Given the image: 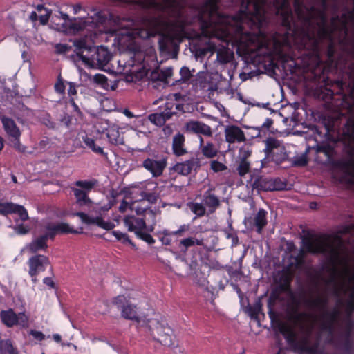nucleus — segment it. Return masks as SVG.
<instances>
[{
  "instance_id": "nucleus-1",
  "label": "nucleus",
  "mask_w": 354,
  "mask_h": 354,
  "mask_svg": "<svg viewBox=\"0 0 354 354\" xmlns=\"http://www.w3.org/2000/svg\"><path fill=\"white\" fill-rule=\"evenodd\" d=\"M266 0H242L241 9L236 16L221 15L216 3L209 0V20L202 24V33L209 37L210 50H217L214 39L221 41L222 48L230 42L243 47L265 66H274L277 62L286 63L292 57L285 51V46L275 38L244 30V26L259 28L266 20L264 6Z\"/></svg>"
},
{
  "instance_id": "nucleus-2",
  "label": "nucleus",
  "mask_w": 354,
  "mask_h": 354,
  "mask_svg": "<svg viewBox=\"0 0 354 354\" xmlns=\"http://www.w3.org/2000/svg\"><path fill=\"white\" fill-rule=\"evenodd\" d=\"M142 328L153 340L165 346L169 347L174 344L173 330L166 320L162 317L159 318L157 316L147 319Z\"/></svg>"
},
{
  "instance_id": "nucleus-3",
  "label": "nucleus",
  "mask_w": 354,
  "mask_h": 354,
  "mask_svg": "<svg viewBox=\"0 0 354 354\" xmlns=\"http://www.w3.org/2000/svg\"><path fill=\"white\" fill-rule=\"evenodd\" d=\"M44 227L48 232L34 239L26 246L30 252L36 253L40 250H45L48 247L47 239L53 238L57 234L79 233L77 230H73L68 223L64 222L48 223Z\"/></svg>"
},
{
  "instance_id": "nucleus-4",
  "label": "nucleus",
  "mask_w": 354,
  "mask_h": 354,
  "mask_svg": "<svg viewBox=\"0 0 354 354\" xmlns=\"http://www.w3.org/2000/svg\"><path fill=\"white\" fill-rule=\"evenodd\" d=\"M93 16L86 18H75L73 20H69L68 31L75 34L86 30L88 32H92L98 24L104 22L105 18L102 12L93 10Z\"/></svg>"
},
{
  "instance_id": "nucleus-5",
  "label": "nucleus",
  "mask_w": 354,
  "mask_h": 354,
  "mask_svg": "<svg viewBox=\"0 0 354 354\" xmlns=\"http://www.w3.org/2000/svg\"><path fill=\"white\" fill-rule=\"evenodd\" d=\"M75 185L78 188H72L76 203L80 207L88 209L93 207V202L88 196V192L93 188L95 183L91 180H77Z\"/></svg>"
},
{
  "instance_id": "nucleus-6",
  "label": "nucleus",
  "mask_w": 354,
  "mask_h": 354,
  "mask_svg": "<svg viewBox=\"0 0 354 354\" xmlns=\"http://www.w3.org/2000/svg\"><path fill=\"white\" fill-rule=\"evenodd\" d=\"M167 165V159L163 156L148 158L142 162V167L151 173L153 177L162 176Z\"/></svg>"
},
{
  "instance_id": "nucleus-7",
  "label": "nucleus",
  "mask_w": 354,
  "mask_h": 354,
  "mask_svg": "<svg viewBox=\"0 0 354 354\" xmlns=\"http://www.w3.org/2000/svg\"><path fill=\"white\" fill-rule=\"evenodd\" d=\"M48 264V258L41 254L32 256L28 259V274L32 277V281L33 283H35L37 282V275H38L40 272H44Z\"/></svg>"
},
{
  "instance_id": "nucleus-8",
  "label": "nucleus",
  "mask_w": 354,
  "mask_h": 354,
  "mask_svg": "<svg viewBox=\"0 0 354 354\" xmlns=\"http://www.w3.org/2000/svg\"><path fill=\"white\" fill-rule=\"evenodd\" d=\"M75 53L79 60L82 63L91 68V61L93 58H91L93 46L87 44L84 39H78L74 41Z\"/></svg>"
},
{
  "instance_id": "nucleus-9",
  "label": "nucleus",
  "mask_w": 354,
  "mask_h": 354,
  "mask_svg": "<svg viewBox=\"0 0 354 354\" xmlns=\"http://www.w3.org/2000/svg\"><path fill=\"white\" fill-rule=\"evenodd\" d=\"M67 215L77 216L81 219L82 222L84 224L95 225L106 230H111L115 227V224L113 223L108 221H104L100 216H91L82 212H68L67 213Z\"/></svg>"
},
{
  "instance_id": "nucleus-10",
  "label": "nucleus",
  "mask_w": 354,
  "mask_h": 354,
  "mask_svg": "<svg viewBox=\"0 0 354 354\" xmlns=\"http://www.w3.org/2000/svg\"><path fill=\"white\" fill-rule=\"evenodd\" d=\"M225 141L230 145L234 143H240L246 140L244 131L238 126L227 125L224 129Z\"/></svg>"
},
{
  "instance_id": "nucleus-11",
  "label": "nucleus",
  "mask_w": 354,
  "mask_h": 354,
  "mask_svg": "<svg viewBox=\"0 0 354 354\" xmlns=\"http://www.w3.org/2000/svg\"><path fill=\"white\" fill-rule=\"evenodd\" d=\"M0 214L3 215H7L9 214H17L22 221H25L28 218V214L26 209L22 205L12 203H0Z\"/></svg>"
},
{
  "instance_id": "nucleus-12",
  "label": "nucleus",
  "mask_w": 354,
  "mask_h": 354,
  "mask_svg": "<svg viewBox=\"0 0 354 354\" xmlns=\"http://www.w3.org/2000/svg\"><path fill=\"white\" fill-rule=\"evenodd\" d=\"M95 53L93 55H96V58L91 61V68L103 69L111 59V53L103 46L97 47Z\"/></svg>"
},
{
  "instance_id": "nucleus-13",
  "label": "nucleus",
  "mask_w": 354,
  "mask_h": 354,
  "mask_svg": "<svg viewBox=\"0 0 354 354\" xmlns=\"http://www.w3.org/2000/svg\"><path fill=\"white\" fill-rule=\"evenodd\" d=\"M124 224L129 232H133L136 235L147 229L145 220L134 215L124 216Z\"/></svg>"
},
{
  "instance_id": "nucleus-14",
  "label": "nucleus",
  "mask_w": 354,
  "mask_h": 354,
  "mask_svg": "<svg viewBox=\"0 0 354 354\" xmlns=\"http://www.w3.org/2000/svg\"><path fill=\"white\" fill-rule=\"evenodd\" d=\"M266 153L267 156H275V151H280V157L275 159V162H279L286 158V154L284 147L281 145V142L274 138H270L266 140Z\"/></svg>"
},
{
  "instance_id": "nucleus-15",
  "label": "nucleus",
  "mask_w": 354,
  "mask_h": 354,
  "mask_svg": "<svg viewBox=\"0 0 354 354\" xmlns=\"http://www.w3.org/2000/svg\"><path fill=\"white\" fill-rule=\"evenodd\" d=\"M185 128L187 132L208 137L213 133L211 127L201 121L190 120L185 124Z\"/></svg>"
},
{
  "instance_id": "nucleus-16",
  "label": "nucleus",
  "mask_w": 354,
  "mask_h": 354,
  "mask_svg": "<svg viewBox=\"0 0 354 354\" xmlns=\"http://www.w3.org/2000/svg\"><path fill=\"white\" fill-rule=\"evenodd\" d=\"M122 317L126 319L136 321L138 324V327L142 328L144 326L147 319L145 317L140 316L138 312L136 306L131 304H127L122 308L121 310Z\"/></svg>"
},
{
  "instance_id": "nucleus-17",
  "label": "nucleus",
  "mask_w": 354,
  "mask_h": 354,
  "mask_svg": "<svg viewBox=\"0 0 354 354\" xmlns=\"http://www.w3.org/2000/svg\"><path fill=\"white\" fill-rule=\"evenodd\" d=\"M0 120L3 124V127L9 138H20L21 131L17 126L15 122L8 117L1 115Z\"/></svg>"
},
{
  "instance_id": "nucleus-18",
  "label": "nucleus",
  "mask_w": 354,
  "mask_h": 354,
  "mask_svg": "<svg viewBox=\"0 0 354 354\" xmlns=\"http://www.w3.org/2000/svg\"><path fill=\"white\" fill-rule=\"evenodd\" d=\"M198 166V162L192 158L183 162L176 163L172 167L171 169L178 174L187 176Z\"/></svg>"
},
{
  "instance_id": "nucleus-19",
  "label": "nucleus",
  "mask_w": 354,
  "mask_h": 354,
  "mask_svg": "<svg viewBox=\"0 0 354 354\" xmlns=\"http://www.w3.org/2000/svg\"><path fill=\"white\" fill-rule=\"evenodd\" d=\"M203 202L205 207L207 208V212L209 214L215 212L221 205L218 197L213 194L211 190H208L204 194Z\"/></svg>"
},
{
  "instance_id": "nucleus-20",
  "label": "nucleus",
  "mask_w": 354,
  "mask_h": 354,
  "mask_svg": "<svg viewBox=\"0 0 354 354\" xmlns=\"http://www.w3.org/2000/svg\"><path fill=\"white\" fill-rule=\"evenodd\" d=\"M185 141V136L182 133H178L173 137L172 151L175 156H182L187 153Z\"/></svg>"
},
{
  "instance_id": "nucleus-21",
  "label": "nucleus",
  "mask_w": 354,
  "mask_h": 354,
  "mask_svg": "<svg viewBox=\"0 0 354 354\" xmlns=\"http://www.w3.org/2000/svg\"><path fill=\"white\" fill-rule=\"evenodd\" d=\"M168 118V112L166 113L163 112L156 113L150 114L148 116V119H140L137 122L142 126H145V124H148L149 121H150L151 123L156 124V126L161 127L165 124Z\"/></svg>"
},
{
  "instance_id": "nucleus-22",
  "label": "nucleus",
  "mask_w": 354,
  "mask_h": 354,
  "mask_svg": "<svg viewBox=\"0 0 354 354\" xmlns=\"http://www.w3.org/2000/svg\"><path fill=\"white\" fill-rule=\"evenodd\" d=\"M160 211L158 208H149L144 215L143 219L147 224V230L153 232L157 223V218L160 216Z\"/></svg>"
},
{
  "instance_id": "nucleus-23",
  "label": "nucleus",
  "mask_w": 354,
  "mask_h": 354,
  "mask_svg": "<svg viewBox=\"0 0 354 354\" xmlns=\"http://www.w3.org/2000/svg\"><path fill=\"white\" fill-rule=\"evenodd\" d=\"M83 142L93 153L107 158V153L104 152L103 148L97 144L96 140L86 136L83 138Z\"/></svg>"
},
{
  "instance_id": "nucleus-24",
  "label": "nucleus",
  "mask_w": 354,
  "mask_h": 354,
  "mask_svg": "<svg viewBox=\"0 0 354 354\" xmlns=\"http://www.w3.org/2000/svg\"><path fill=\"white\" fill-rule=\"evenodd\" d=\"M106 137L112 145H119L124 143L123 138L120 136L119 129L115 126L109 127L107 129Z\"/></svg>"
},
{
  "instance_id": "nucleus-25",
  "label": "nucleus",
  "mask_w": 354,
  "mask_h": 354,
  "mask_svg": "<svg viewBox=\"0 0 354 354\" xmlns=\"http://www.w3.org/2000/svg\"><path fill=\"white\" fill-rule=\"evenodd\" d=\"M0 317L2 322L8 327H12L17 324V315L12 309L2 310Z\"/></svg>"
},
{
  "instance_id": "nucleus-26",
  "label": "nucleus",
  "mask_w": 354,
  "mask_h": 354,
  "mask_svg": "<svg viewBox=\"0 0 354 354\" xmlns=\"http://www.w3.org/2000/svg\"><path fill=\"white\" fill-rule=\"evenodd\" d=\"M266 214L267 212L261 209L254 216V225L256 226L257 232L259 234L262 232L263 228L267 224Z\"/></svg>"
},
{
  "instance_id": "nucleus-27",
  "label": "nucleus",
  "mask_w": 354,
  "mask_h": 354,
  "mask_svg": "<svg viewBox=\"0 0 354 354\" xmlns=\"http://www.w3.org/2000/svg\"><path fill=\"white\" fill-rule=\"evenodd\" d=\"M201 151L205 158H213L217 156L219 149L212 142H206L205 145L201 149Z\"/></svg>"
},
{
  "instance_id": "nucleus-28",
  "label": "nucleus",
  "mask_w": 354,
  "mask_h": 354,
  "mask_svg": "<svg viewBox=\"0 0 354 354\" xmlns=\"http://www.w3.org/2000/svg\"><path fill=\"white\" fill-rule=\"evenodd\" d=\"M187 205L196 217H201L205 214L206 208L203 204L200 203L191 202L189 203Z\"/></svg>"
},
{
  "instance_id": "nucleus-29",
  "label": "nucleus",
  "mask_w": 354,
  "mask_h": 354,
  "mask_svg": "<svg viewBox=\"0 0 354 354\" xmlns=\"http://www.w3.org/2000/svg\"><path fill=\"white\" fill-rule=\"evenodd\" d=\"M0 351L2 354H18L15 348L9 339L1 340L0 342Z\"/></svg>"
},
{
  "instance_id": "nucleus-30",
  "label": "nucleus",
  "mask_w": 354,
  "mask_h": 354,
  "mask_svg": "<svg viewBox=\"0 0 354 354\" xmlns=\"http://www.w3.org/2000/svg\"><path fill=\"white\" fill-rule=\"evenodd\" d=\"M142 200H138L131 202V210L135 212L138 216L145 215L146 212L149 209L147 206L142 205Z\"/></svg>"
},
{
  "instance_id": "nucleus-31",
  "label": "nucleus",
  "mask_w": 354,
  "mask_h": 354,
  "mask_svg": "<svg viewBox=\"0 0 354 354\" xmlns=\"http://www.w3.org/2000/svg\"><path fill=\"white\" fill-rule=\"evenodd\" d=\"M140 195L141 196L140 200H142V202L147 201L150 203H155L158 198V194L154 192L141 191Z\"/></svg>"
},
{
  "instance_id": "nucleus-32",
  "label": "nucleus",
  "mask_w": 354,
  "mask_h": 354,
  "mask_svg": "<svg viewBox=\"0 0 354 354\" xmlns=\"http://www.w3.org/2000/svg\"><path fill=\"white\" fill-rule=\"evenodd\" d=\"M203 241L202 239H197L194 237H188L180 241V245L184 246L185 249L194 245H202Z\"/></svg>"
},
{
  "instance_id": "nucleus-33",
  "label": "nucleus",
  "mask_w": 354,
  "mask_h": 354,
  "mask_svg": "<svg viewBox=\"0 0 354 354\" xmlns=\"http://www.w3.org/2000/svg\"><path fill=\"white\" fill-rule=\"evenodd\" d=\"M180 78L176 81V84L181 82H187L192 76L190 70L185 66L181 68L180 71Z\"/></svg>"
},
{
  "instance_id": "nucleus-34",
  "label": "nucleus",
  "mask_w": 354,
  "mask_h": 354,
  "mask_svg": "<svg viewBox=\"0 0 354 354\" xmlns=\"http://www.w3.org/2000/svg\"><path fill=\"white\" fill-rule=\"evenodd\" d=\"M250 162L245 160H240L237 171L241 176H245L250 171Z\"/></svg>"
},
{
  "instance_id": "nucleus-35",
  "label": "nucleus",
  "mask_w": 354,
  "mask_h": 354,
  "mask_svg": "<svg viewBox=\"0 0 354 354\" xmlns=\"http://www.w3.org/2000/svg\"><path fill=\"white\" fill-rule=\"evenodd\" d=\"M251 152L252 151L250 149V146L244 145L239 149L238 158L240 160H247V158L250 156Z\"/></svg>"
},
{
  "instance_id": "nucleus-36",
  "label": "nucleus",
  "mask_w": 354,
  "mask_h": 354,
  "mask_svg": "<svg viewBox=\"0 0 354 354\" xmlns=\"http://www.w3.org/2000/svg\"><path fill=\"white\" fill-rule=\"evenodd\" d=\"M23 328H27L29 325V318L24 313L17 315V324Z\"/></svg>"
},
{
  "instance_id": "nucleus-37",
  "label": "nucleus",
  "mask_w": 354,
  "mask_h": 354,
  "mask_svg": "<svg viewBox=\"0 0 354 354\" xmlns=\"http://www.w3.org/2000/svg\"><path fill=\"white\" fill-rule=\"evenodd\" d=\"M162 236L160 237V241L165 245H170L171 242V236L173 235L172 232L167 230H164L162 232Z\"/></svg>"
},
{
  "instance_id": "nucleus-38",
  "label": "nucleus",
  "mask_w": 354,
  "mask_h": 354,
  "mask_svg": "<svg viewBox=\"0 0 354 354\" xmlns=\"http://www.w3.org/2000/svg\"><path fill=\"white\" fill-rule=\"evenodd\" d=\"M60 121L66 128L73 129L75 124L73 122V118L71 115L68 114L64 115Z\"/></svg>"
},
{
  "instance_id": "nucleus-39",
  "label": "nucleus",
  "mask_w": 354,
  "mask_h": 354,
  "mask_svg": "<svg viewBox=\"0 0 354 354\" xmlns=\"http://www.w3.org/2000/svg\"><path fill=\"white\" fill-rule=\"evenodd\" d=\"M210 166H211V169L214 172L223 171L227 169V167L224 164H223L217 160L212 161Z\"/></svg>"
},
{
  "instance_id": "nucleus-40",
  "label": "nucleus",
  "mask_w": 354,
  "mask_h": 354,
  "mask_svg": "<svg viewBox=\"0 0 354 354\" xmlns=\"http://www.w3.org/2000/svg\"><path fill=\"white\" fill-rule=\"evenodd\" d=\"M136 236L145 241L149 244H153L155 243V239L149 233L143 232L141 231L138 234L136 235Z\"/></svg>"
},
{
  "instance_id": "nucleus-41",
  "label": "nucleus",
  "mask_w": 354,
  "mask_h": 354,
  "mask_svg": "<svg viewBox=\"0 0 354 354\" xmlns=\"http://www.w3.org/2000/svg\"><path fill=\"white\" fill-rule=\"evenodd\" d=\"M51 15V11L48 9H46L42 12L39 13V19L41 24H46L50 18Z\"/></svg>"
},
{
  "instance_id": "nucleus-42",
  "label": "nucleus",
  "mask_w": 354,
  "mask_h": 354,
  "mask_svg": "<svg viewBox=\"0 0 354 354\" xmlns=\"http://www.w3.org/2000/svg\"><path fill=\"white\" fill-rule=\"evenodd\" d=\"M189 229V224H183L181 225L177 230L171 232L174 236H182L184 232L188 231Z\"/></svg>"
},
{
  "instance_id": "nucleus-43",
  "label": "nucleus",
  "mask_w": 354,
  "mask_h": 354,
  "mask_svg": "<svg viewBox=\"0 0 354 354\" xmlns=\"http://www.w3.org/2000/svg\"><path fill=\"white\" fill-rule=\"evenodd\" d=\"M13 228L15 232L19 234H26L30 230L28 227L24 225H17Z\"/></svg>"
},
{
  "instance_id": "nucleus-44",
  "label": "nucleus",
  "mask_w": 354,
  "mask_h": 354,
  "mask_svg": "<svg viewBox=\"0 0 354 354\" xmlns=\"http://www.w3.org/2000/svg\"><path fill=\"white\" fill-rule=\"evenodd\" d=\"M29 334L31 335L35 339L39 341H42L45 339V335L41 331L31 330H30Z\"/></svg>"
},
{
  "instance_id": "nucleus-45",
  "label": "nucleus",
  "mask_w": 354,
  "mask_h": 354,
  "mask_svg": "<svg viewBox=\"0 0 354 354\" xmlns=\"http://www.w3.org/2000/svg\"><path fill=\"white\" fill-rule=\"evenodd\" d=\"M19 139L20 138H10V140L13 143V146L16 149L23 152L25 151V147L20 143Z\"/></svg>"
},
{
  "instance_id": "nucleus-46",
  "label": "nucleus",
  "mask_w": 354,
  "mask_h": 354,
  "mask_svg": "<svg viewBox=\"0 0 354 354\" xmlns=\"http://www.w3.org/2000/svg\"><path fill=\"white\" fill-rule=\"evenodd\" d=\"M131 202L129 203V202L123 200L119 206V210L120 212L123 213V212H126L128 209H131Z\"/></svg>"
},
{
  "instance_id": "nucleus-47",
  "label": "nucleus",
  "mask_w": 354,
  "mask_h": 354,
  "mask_svg": "<svg viewBox=\"0 0 354 354\" xmlns=\"http://www.w3.org/2000/svg\"><path fill=\"white\" fill-rule=\"evenodd\" d=\"M94 81L97 83L104 84L106 82L107 78L105 75L102 74H97L94 76Z\"/></svg>"
},
{
  "instance_id": "nucleus-48",
  "label": "nucleus",
  "mask_w": 354,
  "mask_h": 354,
  "mask_svg": "<svg viewBox=\"0 0 354 354\" xmlns=\"http://www.w3.org/2000/svg\"><path fill=\"white\" fill-rule=\"evenodd\" d=\"M55 89L59 93H64L65 90L64 83L62 82H57L55 85Z\"/></svg>"
},
{
  "instance_id": "nucleus-49",
  "label": "nucleus",
  "mask_w": 354,
  "mask_h": 354,
  "mask_svg": "<svg viewBox=\"0 0 354 354\" xmlns=\"http://www.w3.org/2000/svg\"><path fill=\"white\" fill-rule=\"evenodd\" d=\"M68 94L71 97L77 94V90H76L75 86L72 82L69 83V87L68 88Z\"/></svg>"
},
{
  "instance_id": "nucleus-50",
  "label": "nucleus",
  "mask_w": 354,
  "mask_h": 354,
  "mask_svg": "<svg viewBox=\"0 0 354 354\" xmlns=\"http://www.w3.org/2000/svg\"><path fill=\"white\" fill-rule=\"evenodd\" d=\"M307 164V160L305 156H302L295 160V165L298 166H304Z\"/></svg>"
},
{
  "instance_id": "nucleus-51",
  "label": "nucleus",
  "mask_w": 354,
  "mask_h": 354,
  "mask_svg": "<svg viewBox=\"0 0 354 354\" xmlns=\"http://www.w3.org/2000/svg\"><path fill=\"white\" fill-rule=\"evenodd\" d=\"M69 102L73 107V111L76 112L78 115H81V111L78 106L75 104L74 99L73 97L70 99Z\"/></svg>"
},
{
  "instance_id": "nucleus-52",
  "label": "nucleus",
  "mask_w": 354,
  "mask_h": 354,
  "mask_svg": "<svg viewBox=\"0 0 354 354\" xmlns=\"http://www.w3.org/2000/svg\"><path fill=\"white\" fill-rule=\"evenodd\" d=\"M183 26L182 24H180L176 28V30L174 35V38L180 37L183 33Z\"/></svg>"
},
{
  "instance_id": "nucleus-53",
  "label": "nucleus",
  "mask_w": 354,
  "mask_h": 354,
  "mask_svg": "<svg viewBox=\"0 0 354 354\" xmlns=\"http://www.w3.org/2000/svg\"><path fill=\"white\" fill-rule=\"evenodd\" d=\"M56 50L59 53H66L68 50V46L65 44H57Z\"/></svg>"
},
{
  "instance_id": "nucleus-54",
  "label": "nucleus",
  "mask_w": 354,
  "mask_h": 354,
  "mask_svg": "<svg viewBox=\"0 0 354 354\" xmlns=\"http://www.w3.org/2000/svg\"><path fill=\"white\" fill-rule=\"evenodd\" d=\"M215 106L217 108V109L219 111V112L221 113V115L222 116L226 115L225 109L221 104L216 102V103H215Z\"/></svg>"
},
{
  "instance_id": "nucleus-55",
  "label": "nucleus",
  "mask_w": 354,
  "mask_h": 354,
  "mask_svg": "<svg viewBox=\"0 0 354 354\" xmlns=\"http://www.w3.org/2000/svg\"><path fill=\"white\" fill-rule=\"evenodd\" d=\"M162 74L166 77H169L172 75L173 68L171 67H168L162 71Z\"/></svg>"
},
{
  "instance_id": "nucleus-56",
  "label": "nucleus",
  "mask_w": 354,
  "mask_h": 354,
  "mask_svg": "<svg viewBox=\"0 0 354 354\" xmlns=\"http://www.w3.org/2000/svg\"><path fill=\"white\" fill-rule=\"evenodd\" d=\"M125 299L123 295H119L114 299L113 303L120 307V304H122Z\"/></svg>"
},
{
  "instance_id": "nucleus-57",
  "label": "nucleus",
  "mask_w": 354,
  "mask_h": 354,
  "mask_svg": "<svg viewBox=\"0 0 354 354\" xmlns=\"http://www.w3.org/2000/svg\"><path fill=\"white\" fill-rule=\"evenodd\" d=\"M273 123V121L272 119L270 118H267L266 120V121L263 122V124H262L261 126V128H263V129H269L271 125Z\"/></svg>"
},
{
  "instance_id": "nucleus-58",
  "label": "nucleus",
  "mask_w": 354,
  "mask_h": 354,
  "mask_svg": "<svg viewBox=\"0 0 354 354\" xmlns=\"http://www.w3.org/2000/svg\"><path fill=\"white\" fill-rule=\"evenodd\" d=\"M43 282L44 284L49 287L53 288L54 286V282L50 277H45L43 280Z\"/></svg>"
},
{
  "instance_id": "nucleus-59",
  "label": "nucleus",
  "mask_w": 354,
  "mask_h": 354,
  "mask_svg": "<svg viewBox=\"0 0 354 354\" xmlns=\"http://www.w3.org/2000/svg\"><path fill=\"white\" fill-rule=\"evenodd\" d=\"M112 234L114 236V237L118 240V241H120V239L124 237V234L123 232H121L120 231H113L112 232Z\"/></svg>"
},
{
  "instance_id": "nucleus-60",
  "label": "nucleus",
  "mask_w": 354,
  "mask_h": 354,
  "mask_svg": "<svg viewBox=\"0 0 354 354\" xmlns=\"http://www.w3.org/2000/svg\"><path fill=\"white\" fill-rule=\"evenodd\" d=\"M120 241H121L123 243H129L133 245L131 241L130 240L129 236L126 233L124 234V237H122Z\"/></svg>"
},
{
  "instance_id": "nucleus-61",
  "label": "nucleus",
  "mask_w": 354,
  "mask_h": 354,
  "mask_svg": "<svg viewBox=\"0 0 354 354\" xmlns=\"http://www.w3.org/2000/svg\"><path fill=\"white\" fill-rule=\"evenodd\" d=\"M136 131V134L138 137L147 136V133H149V131H141L138 130L136 129H133Z\"/></svg>"
},
{
  "instance_id": "nucleus-62",
  "label": "nucleus",
  "mask_w": 354,
  "mask_h": 354,
  "mask_svg": "<svg viewBox=\"0 0 354 354\" xmlns=\"http://www.w3.org/2000/svg\"><path fill=\"white\" fill-rule=\"evenodd\" d=\"M29 18L32 21H36L39 18V15L36 11H32L31 12Z\"/></svg>"
},
{
  "instance_id": "nucleus-63",
  "label": "nucleus",
  "mask_w": 354,
  "mask_h": 354,
  "mask_svg": "<svg viewBox=\"0 0 354 354\" xmlns=\"http://www.w3.org/2000/svg\"><path fill=\"white\" fill-rule=\"evenodd\" d=\"M82 10V6L80 4H76L73 6V14H77Z\"/></svg>"
},
{
  "instance_id": "nucleus-64",
  "label": "nucleus",
  "mask_w": 354,
  "mask_h": 354,
  "mask_svg": "<svg viewBox=\"0 0 354 354\" xmlns=\"http://www.w3.org/2000/svg\"><path fill=\"white\" fill-rule=\"evenodd\" d=\"M36 12L39 13V12H44V10H46L47 8L46 7H44L42 4H38L36 7Z\"/></svg>"
}]
</instances>
